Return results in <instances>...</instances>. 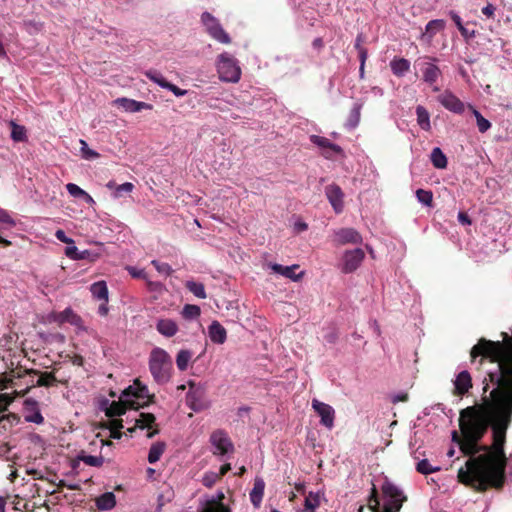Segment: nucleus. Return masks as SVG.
Returning a JSON list of instances; mask_svg holds the SVG:
<instances>
[{"instance_id":"nucleus-38","label":"nucleus","mask_w":512,"mask_h":512,"mask_svg":"<svg viewBox=\"0 0 512 512\" xmlns=\"http://www.w3.org/2000/svg\"><path fill=\"white\" fill-rule=\"evenodd\" d=\"M320 506V497L318 493L309 492L304 501V509L302 512H315Z\"/></svg>"},{"instance_id":"nucleus-27","label":"nucleus","mask_w":512,"mask_h":512,"mask_svg":"<svg viewBox=\"0 0 512 512\" xmlns=\"http://www.w3.org/2000/svg\"><path fill=\"white\" fill-rule=\"evenodd\" d=\"M423 80L428 84L432 85L435 83L441 75V70L438 66L432 63H425L422 69Z\"/></svg>"},{"instance_id":"nucleus-6","label":"nucleus","mask_w":512,"mask_h":512,"mask_svg":"<svg viewBox=\"0 0 512 512\" xmlns=\"http://www.w3.org/2000/svg\"><path fill=\"white\" fill-rule=\"evenodd\" d=\"M218 72L220 78L226 82H238L241 77V69L237 60L228 53L218 56Z\"/></svg>"},{"instance_id":"nucleus-57","label":"nucleus","mask_w":512,"mask_h":512,"mask_svg":"<svg viewBox=\"0 0 512 512\" xmlns=\"http://www.w3.org/2000/svg\"><path fill=\"white\" fill-rule=\"evenodd\" d=\"M80 254V251L78 250V248L74 245H69L66 247L65 249V255L67 257H69L70 259L72 260H78V256Z\"/></svg>"},{"instance_id":"nucleus-3","label":"nucleus","mask_w":512,"mask_h":512,"mask_svg":"<svg viewBox=\"0 0 512 512\" xmlns=\"http://www.w3.org/2000/svg\"><path fill=\"white\" fill-rule=\"evenodd\" d=\"M385 504L382 512H399L407 497L396 485L386 479L381 487ZM368 507L372 512H381L376 486L373 484L368 499Z\"/></svg>"},{"instance_id":"nucleus-36","label":"nucleus","mask_w":512,"mask_h":512,"mask_svg":"<svg viewBox=\"0 0 512 512\" xmlns=\"http://www.w3.org/2000/svg\"><path fill=\"white\" fill-rule=\"evenodd\" d=\"M431 162L435 168L444 169L447 167V157L438 147L431 152Z\"/></svg>"},{"instance_id":"nucleus-22","label":"nucleus","mask_w":512,"mask_h":512,"mask_svg":"<svg viewBox=\"0 0 512 512\" xmlns=\"http://www.w3.org/2000/svg\"><path fill=\"white\" fill-rule=\"evenodd\" d=\"M156 330L165 337H173L178 332V325L172 319H159L156 323Z\"/></svg>"},{"instance_id":"nucleus-43","label":"nucleus","mask_w":512,"mask_h":512,"mask_svg":"<svg viewBox=\"0 0 512 512\" xmlns=\"http://www.w3.org/2000/svg\"><path fill=\"white\" fill-rule=\"evenodd\" d=\"M200 313V307L193 304H186L182 309V316L188 320L197 318Z\"/></svg>"},{"instance_id":"nucleus-31","label":"nucleus","mask_w":512,"mask_h":512,"mask_svg":"<svg viewBox=\"0 0 512 512\" xmlns=\"http://www.w3.org/2000/svg\"><path fill=\"white\" fill-rule=\"evenodd\" d=\"M417 123L424 131L431 130L430 114L427 109L421 105L416 107Z\"/></svg>"},{"instance_id":"nucleus-44","label":"nucleus","mask_w":512,"mask_h":512,"mask_svg":"<svg viewBox=\"0 0 512 512\" xmlns=\"http://www.w3.org/2000/svg\"><path fill=\"white\" fill-rule=\"evenodd\" d=\"M361 104H354L353 108L350 111L349 118H348V124L350 127L354 128L358 125L360 121V115H361Z\"/></svg>"},{"instance_id":"nucleus-10","label":"nucleus","mask_w":512,"mask_h":512,"mask_svg":"<svg viewBox=\"0 0 512 512\" xmlns=\"http://www.w3.org/2000/svg\"><path fill=\"white\" fill-rule=\"evenodd\" d=\"M439 103L447 110L455 113L462 114L465 111L467 105L462 102L455 94L449 90H445L438 96Z\"/></svg>"},{"instance_id":"nucleus-39","label":"nucleus","mask_w":512,"mask_h":512,"mask_svg":"<svg viewBox=\"0 0 512 512\" xmlns=\"http://www.w3.org/2000/svg\"><path fill=\"white\" fill-rule=\"evenodd\" d=\"M192 358V352L189 350H180L176 356V364L180 371H185L188 368L189 361Z\"/></svg>"},{"instance_id":"nucleus-37","label":"nucleus","mask_w":512,"mask_h":512,"mask_svg":"<svg viewBox=\"0 0 512 512\" xmlns=\"http://www.w3.org/2000/svg\"><path fill=\"white\" fill-rule=\"evenodd\" d=\"M11 138L15 142H24L27 140L26 128L22 125L10 121Z\"/></svg>"},{"instance_id":"nucleus-33","label":"nucleus","mask_w":512,"mask_h":512,"mask_svg":"<svg viewBox=\"0 0 512 512\" xmlns=\"http://www.w3.org/2000/svg\"><path fill=\"white\" fill-rule=\"evenodd\" d=\"M445 28V21L442 19L431 20L427 23L425 27V33L423 37L428 36L429 39H432L438 32L442 31Z\"/></svg>"},{"instance_id":"nucleus-26","label":"nucleus","mask_w":512,"mask_h":512,"mask_svg":"<svg viewBox=\"0 0 512 512\" xmlns=\"http://www.w3.org/2000/svg\"><path fill=\"white\" fill-rule=\"evenodd\" d=\"M265 482L262 478H256L254 481V486L252 491L250 492V500L255 507H258L264 495Z\"/></svg>"},{"instance_id":"nucleus-1","label":"nucleus","mask_w":512,"mask_h":512,"mask_svg":"<svg viewBox=\"0 0 512 512\" xmlns=\"http://www.w3.org/2000/svg\"><path fill=\"white\" fill-rule=\"evenodd\" d=\"M479 414L492 427L493 443L484 453L469 458L465 467L458 470V481L478 492L489 488L501 489L505 483L507 457L504 451L506 431L512 420V409L500 390H492L490 396H483Z\"/></svg>"},{"instance_id":"nucleus-41","label":"nucleus","mask_w":512,"mask_h":512,"mask_svg":"<svg viewBox=\"0 0 512 512\" xmlns=\"http://www.w3.org/2000/svg\"><path fill=\"white\" fill-rule=\"evenodd\" d=\"M16 225L15 220L10 216V214L0 208V231H4L10 229Z\"/></svg>"},{"instance_id":"nucleus-61","label":"nucleus","mask_w":512,"mask_h":512,"mask_svg":"<svg viewBox=\"0 0 512 512\" xmlns=\"http://www.w3.org/2000/svg\"><path fill=\"white\" fill-rule=\"evenodd\" d=\"M449 15L453 22L455 23V25L457 26L458 30L460 29L461 26H464L460 16L456 12L450 11Z\"/></svg>"},{"instance_id":"nucleus-9","label":"nucleus","mask_w":512,"mask_h":512,"mask_svg":"<svg viewBox=\"0 0 512 512\" xmlns=\"http://www.w3.org/2000/svg\"><path fill=\"white\" fill-rule=\"evenodd\" d=\"M312 408L320 417V423L328 429L333 428L335 420V410L329 404L317 399L312 400Z\"/></svg>"},{"instance_id":"nucleus-45","label":"nucleus","mask_w":512,"mask_h":512,"mask_svg":"<svg viewBox=\"0 0 512 512\" xmlns=\"http://www.w3.org/2000/svg\"><path fill=\"white\" fill-rule=\"evenodd\" d=\"M416 197L418 201L425 206L431 207L433 204V193L429 190L418 189L416 191Z\"/></svg>"},{"instance_id":"nucleus-28","label":"nucleus","mask_w":512,"mask_h":512,"mask_svg":"<svg viewBox=\"0 0 512 512\" xmlns=\"http://www.w3.org/2000/svg\"><path fill=\"white\" fill-rule=\"evenodd\" d=\"M390 67L395 76L402 77L410 70V62L405 58H394Z\"/></svg>"},{"instance_id":"nucleus-23","label":"nucleus","mask_w":512,"mask_h":512,"mask_svg":"<svg viewBox=\"0 0 512 512\" xmlns=\"http://www.w3.org/2000/svg\"><path fill=\"white\" fill-rule=\"evenodd\" d=\"M115 102L127 112H139L143 109L152 108V106L148 103L128 98H118Z\"/></svg>"},{"instance_id":"nucleus-42","label":"nucleus","mask_w":512,"mask_h":512,"mask_svg":"<svg viewBox=\"0 0 512 512\" xmlns=\"http://www.w3.org/2000/svg\"><path fill=\"white\" fill-rule=\"evenodd\" d=\"M61 321L68 322L73 325H78L81 322L80 316H78L71 308H66L60 314Z\"/></svg>"},{"instance_id":"nucleus-18","label":"nucleus","mask_w":512,"mask_h":512,"mask_svg":"<svg viewBox=\"0 0 512 512\" xmlns=\"http://www.w3.org/2000/svg\"><path fill=\"white\" fill-rule=\"evenodd\" d=\"M472 388V378L468 371H461L454 381V394L463 396Z\"/></svg>"},{"instance_id":"nucleus-40","label":"nucleus","mask_w":512,"mask_h":512,"mask_svg":"<svg viewBox=\"0 0 512 512\" xmlns=\"http://www.w3.org/2000/svg\"><path fill=\"white\" fill-rule=\"evenodd\" d=\"M185 287L191 292L193 293L196 297L200 298V299H205L207 297L206 295V292H205V287L202 283L200 282H195V281H187L185 283Z\"/></svg>"},{"instance_id":"nucleus-53","label":"nucleus","mask_w":512,"mask_h":512,"mask_svg":"<svg viewBox=\"0 0 512 512\" xmlns=\"http://www.w3.org/2000/svg\"><path fill=\"white\" fill-rule=\"evenodd\" d=\"M134 189V185L130 182L123 183L116 187V191L114 192V197L119 198L122 196L123 192L130 193Z\"/></svg>"},{"instance_id":"nucleus-60","label":"nucleus","mask_w":512,"mask_h":512,"mask_svg":"<svg viewBox=\"0 0 512 512\" xmlns=\"http://www.w3.org/2000/svg\"><path fill=\"white\" fill-rule=\"evenodd\" d=\"M495 10H496L495 6L491 3H488L485 7L482 8V13L487 18H494Z\"/></svg>"},{"instance_id":"nucleus-16","label":"nucleus","mask_w":512,"mask_h":512,"mask_svg":"<svg viewBox=\"0 0 512 512\" xmlns=\"http://www.w3.org/2000/svg\"><path fill=\"white\" fill-rule=\"evenodd\" d=\"M336 241L341 244H359L362 242L360 233L353 228H341L335 232Z\"/></svg>"},{"instance_id":"nucleus-47","label":"nucleus","mask_w":512,"mask_h":512,"mask_svg":"<svg viewBox=\"0 0 512 512\" xmlns=\"http://www.w3.org/2000/svg\"><path fill=\"white\" fill-rule=\"evenodd\" d=\"M78 458L86 465L92 467H101L104 463V458L102 456L80 455Z\"/></svg>"},{"instance_id":"nucleus-63","label":"nucleus","mask_w":512,"mask_h":512,"mask_svg":"<svg viewBox=\"0 0 512 512\" xmlns=\"http://www.w3.org/2000/svg\"><path fill=\"white\" fill-rule=\"evenodd\" d=\"M358 55H359L360 64H362V67H365V62L368 57L367 49L366 48L360 49V51H358Z\"/></svg>"},{"instance_id":"nucleus-4","label":"nucleus","mask_w":512,"mask_h":512,"mask_svg":"<svg viewBox=\"0 0 512 512\" xmlns=\"http://www.w3.org/2000/svg\"><path fill=\"white\" fill-rule=\"evenodd\" d=\"M149 370L158 384H166L170 381L173 370L171 356L162 348L152 349L149 356Z\"/></svg>"},{"instance_id":"nucleus-2","label":"nucleus","mask_w":512,"mask_h":512,"mask_svg":"<svg viewBox=\"0 0 512 512\" xmlns=\"http://www.w3.org/2000/svg\"><path fill=\"white\" fill-rule=\"evenodd\" d=\"M459 428L460 434L457 431L452 432V441L459 445L465 456L474 458L481 450L488 449L487 446L479 444L487 432V423L479 414V405L461 410Z\"/></svg>"},{"instance_id":"nucleus-15","label":"nucleus","mask_w":512,"mask_h":512,"mask_svg":"<svg viewBox=\"0 0 512 512\" xmlns=\"http://www.w3.org/2000/svg\"><path fill=\"white\" fill-rule=\"evenodd\" d=\"M24 410L26 412L24 418L26 422L35 424H42L44 417L42 416L38 407V402L34 399H26L24 401Z\"/></svg>"},{"instance_id":"nucleus-5","label":"nucleus","mask_w":512,"mask_h":512,"mask_svg":"<svg viewBox=\"0 0 512 512\" xmlns=\"http://www.w3.org/2000/svg\"><path fill=\"white\" fill-rule=\"evenodd\" d=\"M123 397H134L136 400H130L129 407L134 410L144 408L155 402V395L149 394L146 385H142L138 379L134 381V385L127 387L123 391Z\"/></svg>"},{"instance_id":"nucleus-13","label":"nucleus","mask_w":512,"mask_h":512,"mask_svg":"<svg viewBox=\"0 0 512 512\" xmlns=\"http://www.w3.org/2000/svg\"><path fill=\"white\" fill-rule=\"evenodd\" d=\"M325 194L336 213H341L344 207V194L340 186L330 184L325 187Z\"/></svg>"},{"instance_id":"nucleus-20","label":"nucleus","mask_w":512,"mask_h":512,"mask_svg":"<svg viewBox=\"0 0 512 512\" xmlns=\"http://www.w3.org/2000/svg\"><path fill=\"white\" fill-rule=\"evenodd\" d=\"M37 375H39V378L37 379L35 384H31V386H28L25 390H23L21 393L15 392L17 395L24 396L31 387L38 386V387H51L54 386L58 381L53 372H39Z\"/></svg>"},{"instance_id":"nucleus-8","label":"nucleus","mask_w":512,"mask_h":512,"mask_svg":"<svg viewBox=\"0 0 512 512\" xmlns=\"http://www.w3.org/2000/svg\"><path fill=\"white\" fill-rule=\"evenodd\" d=\"M210 443L214 447L213 454L217 456H223L234 450V445L228 433L222 429H217L211 433Z\"/></svg>"},{"instance_id":"nucleus-35","label":"nucleus","mask_w":512,"mask_h":512,"mask_svg":"<svg viewBox=\"0 0 512 512\" xmlns=\"http://www.w3.org/2000/svg\"><path fill=\"white\" fill-rule=\"evenodd\" d=\"M467 108L471 110L474 117L476 118L479 132L485 133L491 128V123L486 118H484L477 109H475L471 104H467Z\"/></svg>"},{"instance_id":"nucleus-54","label":"nucleus","mask_w":512,"mask_h":512,"mask_svg":"<svg viewBox=\"0 0 512 512\" xmlns=\"http://www.w3.org/2000/svg\"><path fill=\"white\" fill-rule=\"evenodd\" d=\"M219 479L220 476L216 473L205 474L203 477V485L206 487H212Z\"/></svg>"},{"instance_id":"nucleus-14","label":"nucleus","mask_w":512,"mask_h":512,"mask_svg":"<svg viewBox=\"0 0 512 512\" xmlns=\"http://www.w3.org/2000/svg\"><path fill=\"white\" fill-rule=\"evenodd\" d=\"M310 141L318 147L324 149L323 156L326 158H331L333 154L342 153V148L339 145L332 143L326 137L311 135Z\"/></svg>"},{"instance_id":"nucleus-49","label":"nucleus","mask_w":512,"mask_h":512,"mask_svg":"<svg viewBox=\"0 0 512 512\" xmlns=\"http://www.w3.org/2000/svg\"><path fill=\"white\" fill-rule=\"evenodd\" d=\"M82 157L86 160H92L100 157V154L88 147L85 140H80Z\"/></svg>"},{"instance_id":"nucleus-30","label":"nucleus","mask_w":512,"mask_h":512,"mask_svg":"<svg viewBox=\"0 0 512 512\" xmlns=\"http://www.w3.org/2000/svg\"><path fill=\"white\" fill-rule=\"evenodd\" d=\"M136 427L139 429H152L156 423V417L152 413H140L135 419Z\"/></svg>"},{"instance_id":"nucleus-7","label":"nucleus","mask_w":512,"mask_h":512,"mask_svg":"<svg viewBox=\"0 0 512 512\" xmlns=\"http://www.w3.org/2000/svg\"><path fill=\"white\" fill-rule=\"evenodd\" d=\"M201 21L206 27L207 33L216 41L222 44H230L231 38L223 29L219 21L209 12H204Z\"/></svg>"},{"instance_id":"nucleus-25","label":"nucleus","mask_w":512,"mask_h":512,"mask_svg":"<svg viewBox=\"0 0 512 512\" xmlns=\"http://www.w3.org/2000/svg\"><path fill=\"white\" fill-rule=\"evenodd\" d=\"M209 337L213 343L223 344L227 338L226 329L218 321H213L209 326Z\"/></svg>"},{"instance_id":"nucleus-29","label":"nucleus","mask_w":512,"mask_h":512,"mask_svg":"<svg viewBox=\"0 0 512 512\" xmlns=\"http://www.w3.org/2000/svg\"><path fill=\"white\" fill-rule=\"evenodd\" d=\"M20 417L14 413H8L0 416V435L10 430L13 426L19 424Z\"/></svg>"},{"instance_id":"nucleus-34","label":"nucleus","mask_w":512,"mask_h":512,"mask_svg":"<svg viewBox=\"0 0 512 512\" xmlns=\"http://www.w3.org/2000/svg\"><path fill=\"white\" fill-rule=\"evenodd\" d=\"M166 444L164 442L153 443L149 449L148 462L153 464L156 463L164 453Z\"/></svg>"},{"instance_id":"nucleus-24","label":"nucleus","mask_w":512,"mask_h":512,"mask_svg":"<svg viewBox=\"0 0 512 512\" xmlns=\"http://www.w3.org/2000/svg\"><path fill=\"white\" fill-rule=\"evenodd\" d=\"M116 496L113 492H105L95 498V505L100 511H109L116 506Z\"/></svg>"},{"instance_id":"nucleus-11","label":"nucleus","mask_w":512,"mask_h":512,"mask_svg":"<svg viewBox=\"0 0 512 512\" xmlns=\"http://www.w3.org/2000/svg\"><path fill=\"white\" fill-rule=\"evenodd\" d=\"M365 253L362 249L348 250L343 255L342 271L344 273L354 272L364 260Z\"/></svg>"},{"instance_id":"nucleus-58","label":"nucleus","mask_w":512,"mask_h":512,"mask_svg":"<svg viewBox=\"0 0 512 512\" xmlns=\"http://www.w3.org/2000/svg\"><path fill=\"white\" fill-rule=\"evenodd\" d=\"M55 237H56L59 241H61V242L65 243V244H68V245H70V244H74L73 239H71V238L67 237V236H66V234H65V232H64L63 230H61V229H59V230H57V231L55 232Z\"/></svg>"},{"instance_id":"nucleus-50","label":"nucleus","mask_w":512,"mask_h":512,"mask_svg":"<svg viewBox=\"0 0 512 512\" xmlns=\"http://www.w3.org/2000/svg\"><path fill=\"white\" fill-rule=\"evenodd\" d=\"M145 75H146L147 78H149L151 81L157 83L162 88H164V84L169 83L163 77V75L160 72L156 71V70H149V71L145 72Z\"/></svg>"},{"instance_id":"nucleus-64","label":"nucleus","mask_w":512,"mask_h":512,"mask_svg":"<svg viewBox=\"0 0 512 512\" xmlns=\"http://www.w3.org/2000/svg\"><path fill=\"white\" fill-rule=\"evenodd\" d=\"M110 429H122L123 428V420L122 419H114L110 422Z\"/></svg>"},{"instance_id":"nucleus-51","label":"nucleus","mask_w":512,"mask_h":512,"mask_svg":"<svg viewBox=\"0 0 512 512\" xmlns=\"http://www.w3.org/2000/svg\"><path fill=\"white\" fill-rule=\"evenodd\" d=\"M66 189L68 193L73 197H89V194L86 191H84L82 188H80L78 185L74 183H68L66 185Z\"/></svg>"},{"instance_id":"nucleus-48","label":"nucleus","mask_w":512,"mask_h":512,"mask_svg":"<svg viewBox=\"0 0 512 512\" xmlns=\"http://www.w3.org/2000/svg\"><path fill=\"white\" fill-rule=\"evenodd\" d=\"M201 512H228V507L222 502L210 501Z\"/></svg>"},{"instance_id":"nucleus-59","label":"nucleus","mask_w":512,"mask_h":512,"mask_svg":"<svg viewBox=\"0 0 512 512\" xmlns=\"http://www.w3.org/2000/svg\"><path fill=\"white\" fill-rule=\"evenodd\" d=\"M459 32L465 39H472L476 36L475 30H470L467 26H461Z\"/></svg>"},{"instance_id":"nucleus-46","label":"nucleus","mask_w":512,"mask_h":512,"mask_svg":"<svg viewBox=\"0 0 512 512\" xmlns=\"http://www.w3.org/2000/svg\"><path fill=\"white\" fill-rule=\"evenodd\" d=\"M416 470L421 474L428 475L430 473L439 471L440 468L433 467L427 459H423L417 463Z\"/></svg>"},{"instance_id":"nucleus-17","label":"nucleus","mask_w":512,"mask_h":512,"mask_svg":"<svg viewBox=\"0 0 512 512\" xmlns=\"http://www.w3.org/2000/svg\"><path fill=\"white\" fill-rule=\"evenodd\" d=\"M39 371L35 369H26L23 367H17L16 369H11L9 373L5 372L0 374V377L3 380L2 387H0V390L3 388H6L8 384H13V380L16 378H22L25 375H31V374H38Z\"/></svg>"},{"instance_id":"nucleus-19","label":"nucleus","mask_w":512,"mask_h":512,"mask_svg":"<svg viewBox=\"0 0 512 512\" xmlns=\"http://www.w3.org/2000/svg\"><path fill=\"white\" fill-rule=\"evenodd\" d=\"M267 265L275 273L280 274V275H282L288 279H291L293 281H298L303 275V272H301L298 275L294 273V271L299 268V265H297V264H294L291 266H283V265L277 264V263H268Z\"/></svg>"},{"instance_id":"nucleus-56","label":"nucleus","mask_w":512,"mask_h":512,"mask_svg":"<svg viewBox=\"0 0 512 512\" xmlns=\"http://www.w3.org/2000/svg\"><path fill=\"white\" fill-rule=\"evenodd\" d=\"M13 402V397L8 394H0V412L7 410V407Z\"/></svg>"},{"instance_id":"nucleus-21","label":"nucleus","mask_w":512,"mask_h":512,"mask_svg":"<svg viewBox=\"0 0 512 512\" xmlns=\"http://www.w3.org/2000/svg\"><path fill=\"white\" fill-rule=\"evenodd\" d=\"M130 399L127 397H123V395L120 397L119 401H113L110 406L106 409V415L110 418L121 416L125 414L127 409H131L129 407Z\"/></svg>"},{"instance_id":"nucleus-52","label":"nucleus","mask_w":512,"mask_h":512,"mask_svg":"<svg viewBox=\"0 0 512 512\" xmlns=\"http://www.w3.org/2000/svg\"><path fill=\"white\" fill-rule=\"evenodd\" d=\"M151 264L155 267V269L166 276H170L173 273V269L168 263H162L157 260H152Z\"/></svg>"},{"instance_id":"nucleus-55","label":"nucleus","mask_w":512,"mask_h":512,"mask_svg":"<svg viewBox=\"0 0 512 512\" xmlns=\"http://www.w3.org/2000/svg\"><path fill=\"white\" fill-rule=\"evenodd\" d=\"M164 88L171 91L177 97H181V96H184L187 94V90L181 89L178 86H176L170 82L164 84Z\"/></svg>"},{"instance_id":"nucleus-32","label":"nucleus","mask_w":512,"mask_h":512,"mask_svg":"<svg viewBox=\"0 0 512 512\" xmlns=\"http://www.w3.org/2000/svg\"><path fill=\"white\" fill-rule=\"evenodd\" d=\"M90 290L94 298L108 302V288L105 281L93 283Z\"/></svg>"},{"instance_id":"nucleus-62","label":"nucleus","mask_w":512,"mask_h":512,"mask_svg":"<svg viewBox=\"0 0 512 512\" xmlns=\"http://www.w3.org/2000/svg\"><path fill=\"white\" fill-rule=\"evenodd\" d=\"M458 220H459V222L461 224H464V225H470L471 224V219L467 215V213H465V212H459L458 213Z\"/></svg>"},{"instance_id":"nucleus-12","label":"nucleus","mask_w":512,"mask_h":512,"mask_svg":"<svg viewBox=\"0 0 512 512\" xmlns=\"http://www.w3.org/2000/svg\"><path fill=\"white\" fill-rule=\"evenodd\" d=\"M189 388V392L186 396L189 407L195 412L202 411L206 408V405L202 399L203 390L200 387H197L194 382H189Z\"/></svg>"}]
</instances>
